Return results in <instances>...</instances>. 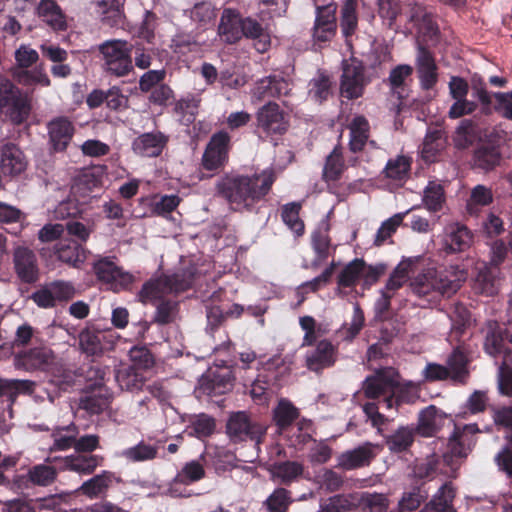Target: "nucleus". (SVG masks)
Masks as SVG:
<instances>
[{"instance_id":"nucleus-1","label":"nucleus","mask_w":512,"mask_h":512,"mask_svg":"<svg viewBox=\"0 0 512 512\" xmlns=\"http://www.w3.org/2000/svg\"><path fill=\"white\" fill-rule=\"evenodd\" d=\"M275 181L272 170L260 174H226L216 183V191L237 212L252 211L270 191Z\"/></svg>"},{"instance_id":"nucleus-2","label":"nucleus","mask_w":512,"mask_h":512,"mask_svg":"<svg viewBox=\"0 0 512 512\" xmlns=\"http://www.w3.org/2000/svg\"><path fill=\"white\" fill-rule=\"evenodd\" d=\"M465 279V271L454 267L445 270L428 269L415 277L410 287L416 296L428 303H435L441 296L450 297L456 293Z\"/></svg>"},{"instance_id":"nucleus-3","label":"nucleus","mask_w":512,"mask_h":512,"mask_svg":"<svg viewBox=\"0 0 512 512\" xmlns=\"http://www.w3.org/2000/svg\"><path fill=\"white\" fill-rule=\"evenodd\" d=\"M195 274L193 266L177 271L172 275H165L146 282L139 292V299L143 303H155L176 297L192 285Z\"/></svg>"},{"instance_id":"nucleus-4","label":"nucleus","mask_w":512,"mask_h":512,"mask_svg":"<svg viewBox=\"0 0 512 512\" xmlns=\"http://www.w3.org/2000/svg\"><path fill=\"white\" fill-rule=\"evenodd\" d=\"M31 109L29 96L8 78L0 75V113L13 124L20 125L28 119Z\"/></svg>"},{"instance_id":"nucleus-5","label":"nucleus","mask_w":512,"mask_h":512,"mask_svg":"<svg viewBox=\"0 0 512 512\" xmlns=\"http://www.w3.org/2000/svg\"><path fill=\"white\" fill-rule=\"evenodd\" d=\"M362 391L369 399L383 397L386 409L397 407L402 400L397 374L393 369H383L368 376L362 384Z\"/></svg>"},{"instance_id":"nucleus-6","label":"nucleus","mask_w":512,"mask_h":512,"mask_svg":"<svg viewBox=\"0 0 512 512\" xmlns=\"http://www.w3.org/2000/svg\"><path fill=\"white\" fill-rule=\"evenodd\" d=\"M104 69L116 77H124L133 70L132 45L125 40H107L99 45Z\"/></svg>"},{"instance_id":"nucleus-7","label":"nucleus","mask_w":512,"mask_h":512,"mask_svg":"<svg viewBox=\"0 0 512 512\" xmlns=\"http://www.w3.org/2000/svg\"><path fill=\"white\" fill-rule=\"evenodd\" d=\"M266 431L265 425L256 421L245 411L232 412L226 423V433L233 443L249 440L259 445Z\"/></svg>"},{"instance_id":"nucleus-8","label":"nucleus","mask_w":512,"mask_h":512,"mask_svg":"<svg viewBox=\"0 0 512 512\" xmlns=\"http://www.w3.org/2000/svg\"><path fill=\"white\" fill-rule=\"evenodd\" d=\"M480 430L477 424L455 425L454 432L449 437L447 451L443 460L447 465H454L455 459L466 458L475 444L474 436Z\"/></svg>"},{"instance_id":"nucleus-9","label":"nucleus","mask_w":512,"mask_h":512,"mask_svg":"<svg viewBox=\"0 0 512 512\" xmlns=\"http://www.w3.org/2000/svg\"><path fill=\"white\" fill-rule=\"evenodd\" d=\"M93 269L97 279L114 292L128 289L134 280L132 274L124 271L109 257L96 261Z\"/></svg>"},{"instance_id":"nucleus-10","label":"nucleus","mask_w":512,"mask_h":512,"mask_svg":"<svg viewBox=\"0 0 512 512\" xmlns=\"http://www.w3.org/2000/svg\"><path fill=\"white\" fill-rule=\"evenodd\" d=\"M367 81L364 76V67L356 59L343 61L340 92L347 99H356L362 96Z\"/></svg>"},{"instance_id":"nucleus-11","label":"nucleus","mask_w":512,"mask_h":512,"mask_svg":"<svg viewBox=\"0 0 512 512\" xmlns=\"http://www.w3.org/2000/svg\"><path fill=\"white\" fill-rule=\"evenodd\" d=\"M231 137L226 131L214 133L202 157V165L208 171L222 168L228 161Z\"/></svg>"},{"instance_id":"nucleus-12","label":"nucleus","mask_w":512,"mask_h":512,"mask_svg":"<svg viewBox=\"0 0 512 512\" xmlns=\"http://www.w3.org/2000/svg\"><path fill=\"white\" fill-rule=\"evenodd\" d=\"M104 457L97 454L74 451L64 458H47L46 462L57 463L59 470L71 471L82 475L92 474L102 465Z\"/></svg>"},{"instance_id":"nucleus-13","label":"nucleus","mask_w":512,"mask_h":512,"mask_svg":"<svg viewBox=\"0 0 512 512\" xmlns=\"http://www.w3.org/2000/svg\"><path fill=\"white\" fill-rule=\"evenodd\" d=\"M256 120L257 129L267 135L283 134L288 128L287 117L275 102L262 106L256 114Z\"/></svg>"},{"instance_id":"nucleus-14","label":"nucleus","mask_w":512,"mask_h":512,"mask_svg":"<svg viewBox=\"0 0 512 512\" xmlns=\"http://www.w3.org/2000/svg\"><path fill=\"white\" fill-rule=\"evenodd\" d=\"M54 354L47 347H36L14 356V367L28 372L43 370L52 363Z\"/></svg>"},{"instance_id":"nucleus-15","label":"nucleus","mask_w":512,"mask_h":512,"mask_svg":"<svg viewBox=\"0 0 512 512\" xmlns=\"http://www.w3.org/2000/svg\"><path fill=\"white\" fill-rule=\"evenodd\" d=\"M14 269L17 276L25 283L38 279L39 269L36 254L25 246H17L13 252Z\"/></svg>"},{"instance_id":"nucleus-16","label":"nucleus","mask_w":512,"mask_h":512,"mask_svg":"<svg viewBox=\"0 0 512 512\" xmlns=\"http://www.w3.org/2000/svg\"><path fill=\"white\" fill-rule=\"evenodd\" d=\"M169 137L161 131L142 133L132 142L133 152L141 157H158L167 146Z\"/></svg>"},{"instance_id":"nucleus-17","label":"nucleus","mask_w":512,"mask_h":512,"mask_svg":"<svg viewBox=\"0 0 512 512\" xmlns=\"http://www.w3.org/2000/svg\"><path fill=\"white\" fill-rule=\"evenodd\" d=\"M336 354L337 349L330 341L321 340L317 343L314 350L306 354L305 366L312 372L320 373L334 365L337 358Z\"/></svg>"},{"instance_id":"nucleus-18","label":"nucleus","mask_w":512,"mask_h":512,"mask_svg":"<svg viewBox=\"0 0 512 512\" xmlns=\"http://www.w3.org/2000/svg\"><path fill=\"white\" fill-rule=\"evenodd\" d=\"M509 336L510 332L503 330L496 321H488L484 342L485 351L496 359L504 360L506 354L512 355V352L505 346Z\"/></svg>"},{"instance_id":"nucleus-19","label":"nucleus","mask_w":512,"mask_h":512,"mask_svg":"<svg viewBox=\"0 0 512 512\" xmlns=\"http://www.w3.org/2000/svg\"><path fill=\"white\" fill-rule=\"evenodd\" d=\"M291 91V83L281 76L271 75L256 82L252 95L258 101L266 98L286 96Z\"/></svg>"},{"instance_id":"nucleus-20","label":"nucleus","mask_w":512,"mask_h":512,"mask_svg":"<svg viewBox=\"0 0 512 512\" xmlns=\"http://www.w3.org/2000/svg\"><path fill=\"white\" fill-rule=\"evenodd\" d=\"M409 20L417 27L418 32L426 41H436L439 35V28L434 21L433 15L426 7L414 3L410 6Z\"/></svg>"},{"instance_id":"nucleus-21","label":"nucleus","mask_w":512,"mask_h":512,"mask_svg":"<svg viewBox=\"0 0 512 512\" xmlns=\"http://www.w3.org/2000/svg\"><path fill=\"white\" fill-rule=\"evenodd\" d=\"M416 68L421 87L424 90L432 89L438 81L437 65L432 53L422 45L417 49Z\"/></svg>"},{"instance_id":"nucleus-22","label":"nucleus","mask_w":512,"mask_h":512,"mask_svg":"<svg viewBox=\"0 0 512 512\" xmlns=\"http://www.w3.org/2000/svg\"><path fill=\"white\" fill-rule=\"evenodd\" d=\"M375 448V445L366 442L352 450L342 453L338 458V464L346 470L368 466L376 456Z\"/></svg>"},{"instance_id":"nucleus-23","label":"nucleus","mask_w":512,"mask_h":512,"mask_svg":"<svg viewBox=\"0 0 512 512\" xmlns=\"http://www.w3.org/2000/svg\"><path fill=\"white\" fill-rule=\"evenodd\" d=\"M49 141L55 152L64 151L70 143L74 127L66 117H58L48 124Z\"/></svg>"},{"instance_id":"nucleus-24","label":"nucleus","mask_w":512,"mask_h":512,"mask_svg":"<svg viewBox=\"0 0 512 512\" xmlns=\"http://www.w3.org/2000/svg\"><path fill=\"white\" fill-rule=\"evenodd\" d=\"M269 472L273 481L290 485L304 474V465L298 461H279L270 465Z\"/></svg>"},{"instance_id":"nucleus-25","label":"nucleus","mask_w":512,"mask_h":512,"mask_svg":"<svg viewBox=\"0 0 512 512\" xmlns=\"http://www.w3.org/2000/svg\"><path fill=\"white\" fill-rule=\"evenodd\" d=\"M336 32L335 9L330 6L317 8L313 37L320 42L329 41Z\"/></svg>"},{"instance_id":"nucleus-26","label":"nucleus","mask_w":512,"mask_h":512,"mask_svg":"<svg viewBox=\"0 0 512 512\" xmlns=\"http://www.w3.org/2000/svg\"><path fill=\"white\" fill-rule=\"evenodd\" d=\"M218 30L219 35L226 43H236L243 37L242 18L236 11L225 9Z\"/></svg>"},{"instance_id":"nucleus-27","label":"nucleus","mask_w":512,"mask_h":512,"mask_svg":"<svg viewBox=\"0 0 512 512\" xmlns=\"http://www.w3.org/2000/svg\"><path fill=\"white\" fill-rule=\"evenodd\" d=\"M125 0H94L93 5L101 22L109 27L118 26L124 18Z\"/></svg>"},{"instance_id":"nucleus-28","label":"nucleus","mask_w":512,"mask_h":512,"mask_svg":"<svg viewBox=\"0 0 512 512\" xmlns=\"http://www.w3.org/2000/svg\"><path fill=\"white\" fill-rule=\"evenodd\" d=\"M27 161L22 151L14 144H6L1 151V171L5 175L15 176L22 173Z\"/></svg>"},{"instance_id":"nucleus-29","label":"nucleus","mask_w":512,"mask_h":512,"mask_svg":"<svg viewBox=\"0 0 512 512\" xmlns=\"http://www.w3.org/2000/svg\"><path fill=\"white\" fill-rule=\"evenodd\" d=\"M472 242L471 232L460 224H452L446 228L444 249L449 253L466 250Z\"/></svg>"},{"instance_id":"nucleus-30","label":"nucleus","mask_w":512,"mask_h":512,"mask_svg":"<svg viewBox=\"0 0 512 512\" xmlns=\"http://www.w3.org/2000/svg\"><path fill=\"white\" fill-rule=\"evenodd\" d=\"M115 379L121 390L130 392L140 390L145 383V377L135 367L129 365H121L115 371Z\"/></svg>"},{"instance_id":"nucleus-31","label":"nucleus","mask_w":512,"mask_h":512,"mask_svg":"<svg viewBox=\"0 0 512 512\" xmlns=\"http://www.w3.org/2000/svg\"><path fill=\"white\" fill-rule=\"evenodd\" d=\"M57 258L70 266L79 267L85 261V250L76 241H60L55 246Z\"/></svg>"},{"instance_id":"nucleus-32","label":"nucleus","mask_w":512,"mask_h":512,"mask_svg":"<svg viewBox=\"0 0 512 512\" xmlns=\"http://www.w3.org/2000/svg\"><path fill=\"white\" fill-rule=\"evenodd\" d=\"M445 414L434 405L423 409L419 414L418 432L425 437L434 435L440 427Z\"/></svg>"},{"instance_id":"nucleus-33","label":"nucleus","mask_w":512,"mask_h":512,"mask_svg":"<svg viewBox=\"0 0 512 512\" xmlns=\"http://www.w3.org/2000/svg\"><path fill=\"white\" fill-rule=\"evenodd\" d=\"M37 12L39 17L52 29L64 30L66 28L65 16L54 0H42L37 7Z\"/></svg>"},{"instance_id":"nucleus-34","label":"nucleus","mask_w":512,"mask_h":512,"mask_svg":"<svg viewBox=\"0 0 512 512\" xmlns=\"http://www.w3.org/2000/svg\"><path fill=\"white\" fill-rule=\"evenodd\" d=\"M113 480V473L103 471L82 483L79 491L89 497L96 498L104 494L110 487Z\"/></svg>"},{"instance_id":"nucleus-35","label":"nucleus","mask_w":512,"mask_h":512,"mask_svg":"<svg viewBox=\"0 0 512 512\" xmlns=\"http://www.w3.org/2000/svg\"><path fill=\"white\" fill-rule=\"evenodd\" d=\"M233 377L231 371L223 369L211 372L210 378L207 383H203V389L211 395L224 394L227 390L231 389Z\"/></svg>"},{"instance_id":"nucleus-36","label":"nucleus","mask_w":512,"mask_h":512,"mask_svg":"<svg viewBox=\"0 0 512 512\" xmlns=\"http://www.w3.org/2000/svg\"><path fill=\"white\" fill-rule=\"evenodd\" d=\"M77 435L78 430L74 424L55 428L52 433L53 445L50 447V451H64L72 447L75 449Z\"/></svg>"},{"instance_id":"nucleus-37","label":"nucleus","mask_w":512,"mask_h":512,"mask_svg":"<svg viewBox=\"0 0 512 512\" xmlns=\"http://www.w3.org/2000/svg\"><path fill=\"white\" fill-rule=\"evenodd\" d=\"M104 337L103 332L85 329L79 334V346L85 354L99 356L104 351L102 344Z\"/></svg>"},{"instance_id":"nucleus-38","label":"nucleus","mask_w":512,"mask_h":512,"mask_svg":"<svg viewBox=\"0 0 512 512\" xmlns=\"http://www.w3.org/2000/svg\"><path fill=\"white\" fill-rule=\"evenodd\" d=\"M415 431L413 428L400 427L385 439L386 445L391 452L399 453L406 451L414 442Z\"/></svg>"},{"instance_id":"nucleus-39","label":"nucleus","mask_w":512,"mask_h":512,"mask_svg":"<svg viewBox=\"0 0 512 512\" xmlns=\"http://www.w3.org/2000/svg\"><path fill=\"white\" fill-rule=\"evenodd\" d=\"M479 138L477 125L469 119L462 120L456 129L454 143L457 148L465 149Z\"/></svg>"},{"instance_id":"nucleus-40","label":"nucleus","mask_w":512,"mask_h":512,"mask_svg":"<svg viewBox=\"0 0 512 512\" xmlns=\"http://www.w3.org/2000/svg\"><path fill=\"white\" fill-rule=\"evenodd\" d=\"M243 36L256 40V49L259 52H265L269 46L268 35L262 26L254 19H242Z\"/></svg>"},{"instance_id":"nucleus-41","label":"nucleus","mask_w":512,"mask_h":512,"mask_svg":"<svg viewBox=\"0 0 512 512\" xmlns=\"http://www.w3.org/2000/svg\"><path fill=\"white\" fill-rule=\"evenodd\" d=\"M205 468L200 460H191L184 464L174 478V483L189 485L205 477Z\"/></svg>"},{"instance_id":"nucleus-42","label":"nucleus","mask_w":512,"mask_h":512,"mask_svg":"<svg viewBox=\"0 0 512 512\" xmlns=\"http://www.w3.org/2000/svg\"><path fill=\"white\" fill-rule=\"evenodd\" d=\"M369 124L363 116L355 117L350 125V149L353 152L362 150L368 139Z\"/></svg>"},{"instance_id":"nucleus-43","label":"nucleus","mask_w":512,"mask_h":512,"mask_svg":"<svg viewBox=\"0 0 512 512\" xmlns=\"http://www.w3.org/2000/svg\"><path fill=\"white\" fill-rule=\"evenodd\" d=\"M414 261L411 259L400 262L390 275L384 290L393 293L400 289L409 279Z\"/></svg>"},{"instance_id":"nucleus-44","label":"nucleus","mask_w":512,"mask_h":512,"mask_svg":"<svg viewBox=\"0 0 512 512\" xmlns=\"http://www.w3.org/2000/svg\"><path fill=\"white\" fill-rule=\"evenodd\" d=\"M299 416L298 409L287 400H280L273 410V420L281 429L289 427Z\"/></svg>"},{"instance_id":"nucleus-45","label":"nucleus","mask_w":512,"mask_h":512,"mask_svg":"<svg viewBox=\"0 0 512 512\" xmlns=\"http://www.w3.org/2000/svg\"><path fill=\"white\" fill-rule=\"evenodd\" d=\"M58 465L51 466L46 463L31 467L28 471V479L38 486H49L57 477Z\"/></svg>"},{"instance_id":"nucleus-46","label":"nucleus","mask_w":512,"mask_h":512,"mask_svg":"<svg viewBox=\"0 0 512 512\" xmlns=\"http://www.w3.org/2000/svg\"><path fill=\"white\" fill-rule=\"evenodd\" d=\"M499 150L491 145H482L474 152V163L483 170H492L500 162Z\"/></svg>"},{"instance_id":"nucleus-47","label":"nucleus","mask_w":512,"mask_h":512,"mask_svg":"<svg viewBox=\"0 0 512 512\" xmlns=\"http://www.w3.org/2000/svg\"><path fill=\"white\" fill-rule=\"evenodd\" d=\"M293 502L291 492L283 487L276 488L265 500L268 512H286Z\"/></svg>"},{"instance_id":"nucleus-48","label":"nucleus","mask_w":512,"mask_h":512,"mask_svg":"<svg viewBox=\"0 0 512 512\" xmlns=\"http://www.w3.org/2000/svg\"><path fill=\"white\" fill-rule=\"evenodd\" d=\"M312 247L314 252L316 253V258L312 262L313 267L319 266L323 261H325L329 255L331 250V240L327 231H316L312 235Z\"/></svg>"},{"instance_id":"nucleus-49","label":"nucleus","mask_w":512,"mask_h":512,"mask_svg":"<svg viewBox=\"0 0 512 512\" xmlns=\"http://www.w3.org/2000/svg\"><path fill=\"white\" fill-rule=\"evenodd\" d=\"M410 211L411 209L405 212L396 213L389 219L385 220L376 233L374 244L376 246H381L388 238H390L397 228L403 223L405 216L408 215Z\"/></svg>"},{"instance_id":"nucleus-50","label":"nucleus","mask_w":512,"mask_h":512,"mask_svg":"<svg viewBox=\"0 0 512 512\" xmlns=\"http://www.w3.org/2000/svg\"><path fill=\"white\" fill-rule=\"evenodd\" d=\"M455 491L449 483L443 484L438 492L428 502L433 511L446 512L452 509Z\"/></svg>"},{"instance_id":"nucleus-51","label":"nucleus","mask_w":512,"mask_h":512,"mask_svg":"<svg viewBox=\"0 0 512 512\" xmlns=\"http://www.w3.org/2000/svg\"><path fill=\"white\" fill-rule=\"evenodd\" d=\"M356 8V0H345L341 9V29L346 37L352 35L357 28Z\"/></svg>"},{"instance_id":"nucleus-52","label":"nucleus","mask_w":512,"mask_h":512,"mask_svg":"<svg viewBox=\"0 0 512 512\" xmlns=\"http://www.w3.org/2000/svg\"><path fill=\"white\" fill-rule=\"evenodd\" d=\"M364 268L363 259H354L348 263L338 276V284L343 287H352L358 279L362 278Z\"/></svg>"},{"instance_id":"nucleus-53","label":"nucleus","mask_w":512,"mask_h":512,"mask_svg":"<svg viewBox=\"0 0 512 512\" xmlns=\"http://www.w3.org/2000/svg\"><path fill=\"white\" fill-rule=\"evenodd\" d=\"M428 498V493L421 487L417 486L412 490L404 492L399 500L398 507L400 512L414 511Z\"/></svg>"},{"instance_id":"nucleus-54","label":"nucleus","mask_w":512,"mask_h":512,"mask_svg":"<svg viewBox=\"0 0 512 512\" xmlns=\"http://www.w3.org/2000/svg\"><path fill=\"white\" fill-rule=\"evenodd\" d=\"M498 389L502 395L512 396V355L506 354L498 371Z\"/></svg>"},{"instance_id":"nucleus-55","label":"nucleus","mask_w":512,"mask_h":512,"mask_svg":"<svg viewBox=\"0 0 512 512\" xmlns=\"http://www.w3.org/2000/svg\"><path fill=\"white\" fill-rule=\"evenodd\" d=\"M309 96L316 102H323L328 99L331 94V81L329 77L323 73H319L309 84Z\"/></svg>"},{"instance_id":"nucleus-56","label":"nucleus","mask_w":512,"mask_h":512,"mask_svg":"<svg viewBox=\"0 0 512 512\" xmlns=\"http://www.w3.org/2000/svg\"><path fill=\"white\" fill-rule=\"evenodd\" d=\"M445 141L442 132L433 130L427 133L422 145V156L427 161H432L436 154L444 147Z\"/></svg>"},{"instance_id":"nucleus-57","label":"nucleus","mask_w":512,"mask_h":512,"mask_svg":"<svg viewBox=\"0 0 512 512\" xmlns=\"http://www.w3.org/2000/svg\"><path fill=\"white\" fill-rule=\"evenodd\" d=\"M450 374L452 379L456 381H463L468 374L466 369L467 359L464 352L458 347L454 350L448 359Z\"/></svg>"},{"instance_id":"nucleus-58","label":"nucleus","mask_w":512,"mask_h":512,"mask_svg":"<svg viewBox=\"0 0 512 512\" xmlns=\"http://www.w3.org/2000/svg\"><path fill=\"white\" fill-rule=\"evenodd\" d=\"M450 319L452 322L451 336L458 338L470 324V313L464 306L457 305L450 314Z\"/></svg>"},{"instance_id":"nucleus-59","label":"nucleus","mask_w":512,"mask_h":512,"mask_svg":"<svg viewBox=\"0 0 512 512\" xmlns=\"http://www.w3.org/2000/svg\"><path fill=\"white\" fill-rule=\"evenodd\" d=\"M344 162L341 152L335 148L327 157L323 175L327 180L335 181L342 174Z\"/></svg>"},{"instance_id":"nucleus-60","label":"nucleus","mask_w":512,"mask_h":512,"mask_svg":"<svg viewBox=\"0 0 512 512\" xmlns=\"http://www.w3.org/2000/svg\"><path fill=\"white\" fill-rule=\"evenodd\" d=\"M156 455L157 448L144 442H141L134 447L125 449L122 452L123 457L134 462L152 460L156 457Z\"/></svg>"},{"instance_id":"nucleus-61","label":"nucleus","mask_w":512,"mask_h":512,"mask_svg":"<svg viewBox=\"0 0 512 512\" xmlns=\"http://www.w3.org/2000/svg\"><path fill=\"white\" fill-rule=\"evenodd\" d=\"M178 302L175 297L160 301L156 308L154 321L164 325L172 322L176 316Z\"/></svg>"},{"instance_id":"nucleus-62","label":"nucleus","mask_w":512,"mask_h":512,"mask_svg":"<svg viewBox=\"0 0 512 512\" xmlns=\"http://www.w3.org/2000/svg\"><path fill=\"white\" fill-rule=\"evenodd\" d=\"M67 233L74 238L73 241H76L82 245V243H85L91 233L94 230V226L91 223H83L76 219L69 220L66 225L64 226Z\"/></svg>"},{"instance_id":"nucleus-63","label":"nucleus","mask_w":512,"mask_h":512,"mask_svg":"<svg viewBox=\"0 0 512 512\" xmlns=\"http://www.w3.org/2000/svg\"><path fill=\"white\" fill-rule=\"evenodd\" d=\"M493 201L492 190L484 185L475 186L467 203V208L470 213H475L476 206H487Z\"/></svg>"},{"instance_id":"nucleus-64","label":"nucleus","mask_w":512,"mask_h":512,"mask_svg":"<svg viewBox=\"0 0 512 512\" xmlns=\"http://www.w3.org/2000/svg\"><path fill=\"white\" fill-rule=\"evenodd\" d=\"M423 201L430 211H438L442 207L444 201V192L440 184L431 182L424 192Z\"/></svg>"}]
</instances>
